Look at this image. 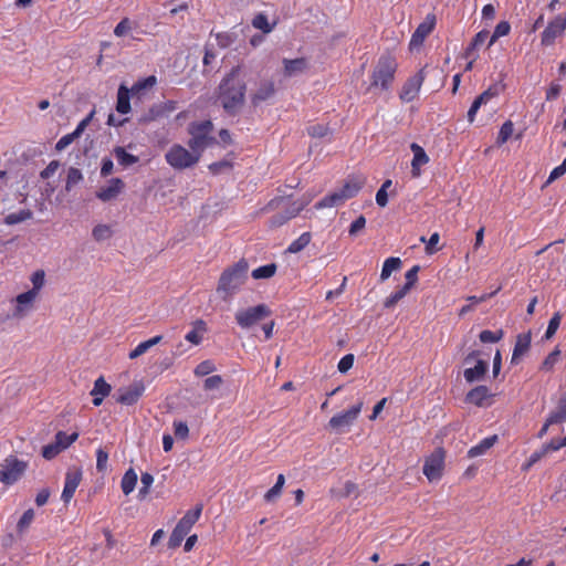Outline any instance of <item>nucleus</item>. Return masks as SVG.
Wrapping results in <instances>:
<instances>
[{"label":"nucleus","mask_w":566,"mask_h":566,"mask_svg":"<svg viewBox=\"0 0 566 566\" xmlns=\"http://www.w3.org/2000/svg\"><path fill=\"white\" fill-rule=\"evenodd\" d=\"M248 74L245 65L238 64L226 74L218 87L217 99L228 115L239 114L244 106Z\"/></svg>","instance_id":"f257e3e1"},{"label":"nucleus","mask_w":566,"mask_h":566,"mask_svg":"<svg viewBox=\"0 0 566 566\" xmlns=\"http://www.w3.org/2000/svg\"><path fill=\"white\" fill-rule=\"evenodd\" d=\"M310 198L292 200L290 197H275L262 209L263 212L279 210L271 217L270 227L277 228L295 218L308 203Z\"/></svg>","instance_id":"f03ea898"},{"label":"nucleus","mask_w":566,"mask_h":566,"mask_svg":"<svg viewBox=\"0 0 566 566\" xmlns=\"http://www.w3.org/2000/svg\"><path fill=\"white\" fill-rule=\"evenodd\" d=\"M249 262L242 258L234 264L226 268L217 284V293L224 300L232 297L248 280Z\"/></svg>","instance_id":"7ed1b4c3"},{"label":"nucleus","mask_w":566,"mask_h":566,"mask_svg":"<svg viewBox=\"0 0 566 566\" xmlns=\"http://www.w3.org/2000/svg\"><path fill=\"white\" fill-rule=\"evenodd\" d=\"M366 184L363 175H349L344 185L326 195L323 199L315 203V209L333 208L343 205L345 201L356 197Z\"/></svg>","instance_id":"20e7f679"},{"label":"nucleus","mask_w":566,"mask_h":566,"mask_svg":"<svg viewBox=\"0 0 566 566\" xmlns=\"http://www.w3.org/2000/svg\"><path fill=\"white\" fill-rule=\"evenodd\" d=\"M205 144H189L190 149L175 144L166 154L167 163L175 169L182 170L195 166L203 151Z\"/></svg>","instance_id":"39448f33"},{"label":"nucleus","mask_w":566,"mask_h":566,"mask_svg":"<svg viewBox=\"0 0 566 566\" xmlns=\"http://www.w3.org/2000/svg\"><path fill=\"white\" fill-rule=\"evenodd\" d=\"M29 464L24 460L18 459L15 455H8L0 463V483L11 486L17 483L25 473Z\"/></svg>","instance_id":"423d86ee"},{"label":"nucleus","mask_w":566,"mask_h":566,"mask_svg":"<svg viewBox=\"0 0 566 566\" xmlns=\"http://www.w3.org/2000/svg\"><path fill=\"white\" fill-rule=\"evenodd\" d=\"M272 311L266 304H258L255 306L238 310L234 314V319L242 329H249L261 321L270 317Z\"/></svg>","instance_id":"0eeeda50"},{"label":"nucleus","mask_w":566,"mask_h":566,"mask_svg":"<svg viewBox=\"0 0 566 566\" xmlns=\"http://www.w3.org/2000/svg\"><path fill=\"white\" fill-rule=\"evenodd\" d=\"M446 450L442 447H438L424 458L422 472L429 482L441 480L446 468Z\"/></svg>","instance_id":"6e6552de"},{"label":"nucleus","mask_w":566,"mask_h":566,"mask_svg":"<svg viewBox=\"0 0 566 566\" xmlns=\"http://www.w3.org/2000/svg\"><path fill=\"white\" fill-rule=\"evenodd\" d=\"M396 67L397 63L391 56H381L375 67L371 86H381L386 90L394 80Z\"/></svg>","instance_id":"1a4fd4ad"},{"label":"nucleus","mask_w":566,"mask_h":566,"mask_svg":"<svg viewBox=\"0 0 566 566\" xmlns=\"http://www.w3.org/2000/svg\"><path fill=\"white\" fill-rule=\"evenodd\" d=\"M276 86L272 78L264 77L255 83L250 93V103L252 107L258 108L264 103L274 98Z\"/></svg>","instance_id":"9d476101"},{"label":"nucleus","mask_w":566,"mask_h":566,"mask_svg":"<svg viewBox=\"0 0 566 566\" xmlns=\"http://www.w3.org/2000/svg\"><path fill=\"white\" fill-rule=\"evenodd\" d=\"M363 408V402L352 406L348 410L334 415L329 421L328 427L333 430L342 431L349 428L358 418Z\"/></svg>","instance_id":"9b49d317"},{"label":"nucleus","mask_w":566,"mask_h":566,"mask_svg":"<svg viewBox=\"0 0 566 566\" xmlns=\"http://www.w3.org/2000/svg\"><path fill=\"white\" fill-rule=\"evenodd\" d=\"M145 391V385L142 380L134 381L127 387L119 388L116 394V402L123 406H133L138 402Z\"/></svg>","instance_id":"f8f14e48"},{"label":"nucleus","mask_w":566,"mask_h":566,"mask_svg":"<svg viewBox=\"0 0 566 566\" xmlns=\"http://www.w3.org/2000/svg\"><path fill=\"white\" fill-rule=\"evenodd\" d=\"M566 30V14L557 15L552 20L542 33L541 43L544 46H551Z\"/></svg>","instance_id":"ddd939ff"},{"label":"nucleus","mask_w":566,"mask_h":566,"mask_svg":"<svg viewBox=\"0 0 566 566\" xmlns=\"http://www.w3.org/2000/svg\"><path fill=\"white\" fill-rule=\"evenodd\" d=\"M38 297V295L30 291L17 295L13 300L15 305L12 311V317L17 319L24 318L33 310Z\"/></svg>","instance_id":"4468645a"},{"label":"nucleus","mask_w":566,"mask_h":566,"mask_svg":"<svg viewBox=\"0 0 566 566\" xmlns=\"http://www.w3.org/2000/svg\"><path fill=\"white\" fill-rule=\"evenodd\" d=\"M505 90V84L500 82L496 84L491 85L486 91H484L482 94H480L472 103L469 112H468V119L469 122L474 120V116L481 105L486 104L490 99L496 97L500 92Z\"/></svg>","instance_id":"2eb2a0df"},{"label":"nucleus","mask_w":566,"mask_h":566,"mask_svg":"<svg viewBox=\"0 0 566 566\" xmlns=\"http://www.w3.org/2000/svg\"><path fill=\"white\" fill-rule=\"evenodd\" d=\"M282 75L284 78H291L304 74L308 70L306 57L283 59Z\"/></svg>","instance_id":"dca6fc26"},{"label":"nucleus","mask_w":566,"mask_h":566,"mask_svg":"<svg viewBox=\"0 0 566 566\" xmlns=\"http://www.w3.org/2000/svg\"><path fill=\"white\" fill-rule=\"evenodd\" d=\"M202 504H198L193 510H189L179 520L174 531L182 536H187L191 531L192 526L198 522L202 513Z\"/></svg>","instance_id":"f3484780"},{"label":"nucleus","mask_w":566,"mask_h":566,"mask_svg":"<svg viewBox=\"0 0 566 566\" xmlns=\"http://www.w3.org/2000/svg\"><path fill=\"white\" fill-rule=\"evenodd\" d=\"M213 124L211 120H201L190 124L189 133L192 136L191 142H213Z\"/></svg>","instance_id":"a211bd4d"},{"label":"nucleus","mask_w":566,"mask_h":566,"mask_svg":"<svg viewBox=\"0 0 566 566\" xmlns=\"http://www.w3.org/2000/svg\"><path fill=\"white\" fill-rule=\"evenodd\" d=\"M436 25V17L428 14L426 20L418 25L410 40V49L422 45L424 39L431 33Z\"/></svg>","instance_id":"6ab92c4d"},{"label":"nucleus","mask_w":566,"mask_h":566,"mask_svg":"<svg viewBox=\"0 0 566 566\" xmlns=\"http://www.w3.org/2000/svg\"><path fill=\"white\" fill-rule=\"evenodd\" d=\"M82 481V472L78 469L69 470L65 474L64 489L61 499L64 503H69Z\"/></svg>","instance_id":"aec40b11"},{"label":"nucleus","mask_w":566,"mask_h":566,"mask_svg":"<svg viewBox=\"0 0 566 566\" xmlns=\"http://www.w3.org/2000/svg\"><path fill=\"white\" fill-rule=\"evenodd\" d=\"M424 81L423 70H420L417 74H415L408 82L405 84L400 98L406 102H410L416 98L422 83Z\"/></svg>","instance_id":"412c9836"},{"label":"nucleus","mask_w":566,"mask_h":566,"mask_svg":"<svg viewBox=\"0 0 566 566\" xmlns=\"http://www.w3.org/2000/svg\"><path fill=\"white\" fill-rule=\"evenodd\" d=\"M112 386L105 380L103 376H99L93 385V389L90 395L92 396V402L95 407L103 403V400L111 394Z\"/></svg>","instance_id":"4be33fe9"},{"label":"nucleus","mask_w":566,"mask_h":566,"mask_svg":"<svg viewBox=\"0 0 566 566\" xmlns=\"http://www.w3.org/2000/svg\"><path fill=\"white\" fill-rule=\"evenodd\" d=\"M123 188V180L119 178H113L111 179L108 186L98 189L96 197L104 202L111 201L122 192Z\"/></svg>","instance_id":"5701e85b"},{"label":"nucleus","mask_w":566,"mask_h":566,"mask_svg":"<svg viewBox=\"0 0 566 566\" xmlns=\"http://www.w3.org/2000/svg\"><path fill=\"white\" fill-rule=\"evenodd\" d=\"M413 158L411 161V175L417 178L421 175V167L429 163V157L419 144H411Z\"/></svg>","instance_id":"b1692460"},{"label":"nucleus","mask_w":566,"mask_h":566,"mask_svg":"<svg viewBox=\"0 0 566 566\" xmlns=\"http://www.w3.org/2000/svg\"><path fill=\"white\" fill-rule=\"evenodd\" d=\"M531 332L522 333L516 336V342L512 354L513 364L517 363L518 359L528 352L531 347Z\"/></svg>","instance_id":"393cba45"},{"label":"nucleus","mask_w":566,"mask_h":566,"mask_svg":"<svg viewBox=\"0 0 566 566\" xmlns=\"http://www.w3.org/2000/svg\"><path fill=\"white\" fill-rule=\"evenodd\" d=\"M491 392L486 386H476L471 389L465 397L467 402L476 407L485 406V401L491 397Z\"/></svg>","instance_id":"a878e982"},{"label":"nucleus","mask_w":566,"mask_h":566,"mask_svg":"<svg viewBox=\"0 0 566 566\" xmlns=\"http://www.w3.org/2000/svg\"><path fill=\"white\" fill-rule=\"evenodd\" d=\"M306 137L311 139H331L333 129L328 124L313 123L306 127Z\"/></svg>","instance_id":"bb28decb"},{"label":"nucleus","mask_w":566,"mask_h":566,"mask_svg":"<svg viewBox=\"0 0 566 566\" xmlns=\"http://www.w3.org/2000/svg\"><path fill=\"white\" fill-rule=\"evenodd\" d=\"M489 369V364L485 360L478 359L476 364L472 368L464 369L463 376L468 382H474L481 380Z\"/></svg>","instance_id":"cd10ccee"},{"label":"nucleus","mask_w":566,"mask_h":566,"mask_svg":"<svg viewBox=\"0 0 566 566\" xmlns=\"http://www.w3.org/2000/svg\"><path fill=\"white\" fill-rule=\"evenodd\" d=\"M207 331V323L203 319H197L192 323V329L186 334L185 339L192 345H199Z\"/></svg>","instance_id":"c85d7f7f"},{"label":"nucleus","mask_w":566,"mask_h":566,"mask_svg":"<svg viewBox=\"0 0 566 566\" xmlns=\"http://www.w3.org/2000/svg\"><path fill=\"white\" fill-rule=\"evenodd\" d=\"M497 441V436L493 434L482 439L478 444L471 447L468 451L469 458H476L485 454Z\"/></svg>","instance_id":"c756f323"},{"label":"nucleus","mask_w":566,"mask_h":566,"mask_svg":"<svg viewBox=\"0 0 566 566\" xmlns=\"http://www.w3.org/2000/svg\"><path fill=\"white\" fill-rule=\"evenodd\" d=\"M95 115V108L91 111V113L77 125L74 132L66 134L59 142H74L75 139L82 138L85 129L90 126L93 117Z\"/></svg>","instance_id":"7c9ffc66"},{"label":"nucleus","mask_w":566,"mask_h":566,"mask_svg":"<svg viewBox=\"0 0 566 566\" xmlns=\"http://www.w3.org/2000/svg\"><path fill=\"white\" fill-rule=\"evenodd\" d=\"M129 94H132L129 88L126 85L120 84L117 91L116 102V111L118 113L127 114L130 111Z\"/></svg>","instance_id":"2f4dec72"},{"label":"nucleus","mask_w":566,"mask_h":566,"mask_svg":"<svg viewBox=\"0 0 566 566\" xmlns=\"http://www.w3.org/2000/svg\"><path fill=\"white\" fill-rule=\"evenodd\" d=\"M163 339L161 335L154 336L145 342L139 343L133 350L129 352V359H136L137 357L145 354L149 348L159 344Z\"/></svg>","instance_id":"473e14b6"},{"label":"nucleus","mask_w":566,"mask_h":566,"mask_svg":"<svg viewBox=\"0 0 566 566\" xmlns=\"http://www.w3.org/2000/svg\"><path fill=\"white\" fill-rule=\"evenodd\" d=\"M157 83V78L154 75H150L142 81L136 82L129 91L133 96L142 97L145 91L153 88Z\"/></svg>","instance_id":"72a5a7b5"},{"label":"nucleus","mask_w":566,"mask_h":566,"mask_svg":"<svg viewBox=\"0 0 566 566\" xmlns=\"http://www.w3.org/2000/svg\"><path fill=\"white\" fill-rule=\"evenodd\" d=\"M137 473L132 468L124 473L120 481V488L125 495H128L134 491L137 483Z\"/></svg>","instance_id":"f704fd0d"},{"label":"nucleus","mask_w":566,"mask_h":566,"mask_svg":"<svg viewBox=\"0 0 566 566\" xmlns=\"http://www.w3.org/2000/svg\"><path fill=\"white\" fill-rule=\"evenodd\" d=\"M401 265H402V262L399 258L390 256V258L386 259L382 264L380 280L386 281L387 279H389V276L391 275V273L394 271L400 270Z\"/></svg>","instance_id":"c9c22d12"},{"label":"nucleus","mask_w":566,"mask_h":566,"mask_svg":"<svg viewBox=\"0 0 566 566\" xmlns=\"http://www.w3.org/2000/svg\"><path fill=\"white\" fill-rule=\"evenodd\" d=\"M33 212L30 209H22L18 212L9 213L4 217L3 222L7 226H14L21 222H24L27 220L32 219Z\"/></svg>","instance_id":"e433bc0d"},{"label":"nucleus","mask_w":566,"mask_h":566,"mask_svg":"<svg viewBox=\"0 0 566 566\" xmlns=\"http://www.w3.org/2000/svg\"><path fill=\"white\" fill-rule=\"evenodd\" d=\"M276 270H277V265L275 263H269V264H265V265L254 269L251 272V276L254 280L271 279L272 276L275 275Z\"/></svg>","instance_id":"4c0bfd02"},{"label":"nucleus","mask_w":566,"mask_h":566,"mask_svg":"<svg viewBox=\"0 0 566 566\" xmlns=\"http://www.w3.org/2000/svg\"><path fill=\"white\" fill-rule=\"evenodd\" d=\"M208 168L209 171L214 176L221 174H230L233 168V161L232 159L224 158L222 160L210 164Z\"/></svg>","instance_id":"58836bf2"},{"label":"nucleus","mask_w":566,"mask_h":566,"mask_svg":"<svg viewBox=\"0 0 566 566\" xmlns=\"http://www.w3.org/2000/svg\"><path fill=\"white\" fill-rule=\"evenodd\" d=\"M312 235L310 232L302 233L297 239L291 242L287 247V252L290 253H298L304 250L311 242Z\"/></svg>","instance_id":"ea45409f"},{"label":"nucleus","mask_w":566,"mask_h":566,"mask_svg":"<svg viewBox=\"0 0 566 566\" xmlns=\"http://www.w3.org/2000/svg\"><path fill=\"white\" fill-rule=\"evenodd\" d=\"M136 28H137V23L135 21H132L129 18H124L115 27L114 34L117 38H123V36L128 35Z\"/></svg>","instance_id":"a19ab883"},{"label":"nucleus","mask_w":566,"mask_h":566,"mask_svg":"<svg viewBox=\"0 0 566 566\" xmlns=\"http://www.w3.org/2000/svg\"><path fill=\"white\" fill-rule=\"evenodd\" d=\"M560 358V349L558 346L551 352L546 358L543 360L539 369L545 373H549L554 370L555 365L559 361Z\"/></svg>","instance_id":"79ce46f5"},{"label":"nucleus","mask_w":566,"mask_h":566,"mask_svg":"<svg viewBox=\"0 0 566 566\" xmlns=\"http://www.w3.org/2000/svg\"><path fill=\"white\" fill-rule=\"evenodd\" d=\"M78 438L77 432H73L71 434H67L64 431H57L55 434L54 442L57 443L60 448H62V451L67 449L72 443H74Z\"/></svg>","instance_id":"37998d69"},{"label":"nucleus","mask_w":566,"mask_h":566,"mask_svg":"<svg viewBox=\"0 0 566 566\" xmlns=\"http://www.w3.org/2000/svg\"><path fill=\"white\" fill-rule=\"evenodd\" d=\"M284 483H285L284 475L279 474L275 484L264 494V500L266 502H273L276 497H279L282 493Z\"/></svg>","instance_id":"c03bdc74"},{"label":"nucleus","mask_w":566,"mask_h":566,"mask_svg":"<svg viewBox=\"0 0 566 566\" xmlns=\"http://www.w3.org/2000/svg\"><path fill=\"white\" fill-rule=\"evenodd\" d=\"M32 289L30 292H33L35 295H40L42 287L45 284V273L43 270H36L31 275Z\"/></svg>","instance_id":"a18cd8bd"},{"label":"nucleus","mask_w":566,"mask_h":566,"mask_svg":"<svg viewBox=\"0 0 566 566\" xmlns=\"http://www.w3.org/2000/svg\"><path fill=\"white\" fill-rule=\"evenodd\" d=\"M252 25L255 29L263 31V33H270L272 32L275 23L271 24L265 14L259 13L253 18Z\"/></svg>","instance_id":"49530a36"},{"label":"nucleus","mask_w":566,"mask_h":566,"mask_svg":"<svg viewBox=\"0 0 566 566\" xmlns=\"http://www.w3.org/2000/svg\"><path fill=\"white\" fill-rule=\"evenodd\" d=\"M566 421V398L558 401L557 408L549 415V422L562 423Z\"/></svg>","instance_id":"de8ad7c7"},{"label":"nucleus","mask_w":566,"mask_h":566,"mask_svg":"<svg viewBox=\"0 0 566 566\" xmlns=\"http://www.w3.org/2000/svg\"><path fill=\"white\" fill-rule=\"evenodd\" d=\"M115 156L119 165L127 167L135 164L138 158L125 151L124 148L117 147L115 149Z\"/></svg>","instance_id":"09e8293b"},{"label":"nucleus","mask_w":566,"mask_h":566,"mask_svg":"<svg viewBox=\"0 0 566 566\" xmlns=\"http://www.w3.org/2000/svg\"><path fill=\"white\" fill-rule=\"evenodd\" d=\"M408 290L405 289L403 286H401L400 289H398L397 291H395L394 293H391L384 302V306L386 308H391L394 307L399 301H401L407 294H408Z\"/></svg>","instance_id":"8fccbe9b"},{"label":"nucleus","mask_w":566,"mask_h":566,"mask_svg":"<svg viewBox=\"0 0 566 566\" xmlns=\"http://www.w3.org/2000/svg\"><path fill=\"white\" fill-rule=\"evenodd\" d=\"M216 370V365L212 360L210 359H207V360H203L201 363H199L195 370H193V374L197 376V377H203V376H207L211 373H213Z\"/></svg>","instance_id":"3c124183"},{"label":"nucleus","mask_w":566,"mask_h":566,"mask_svg":"<svg viewBox=\"0 0 566 566\" xmlns=\"http://www.w3.org/2000/svg\"><path fill=\"white\" fill-rule=\"evenodd\" d=\"M504 336V333L502 329H499L496 332L484 329L480 333L479 338L482 343H496L501 340Z\"/></svg>","instance_id":"603ef678"},{"label":"nucleus","mask_w":566,"mask_h":566,"mask_svg":"<svg viewBox=\"0 0 566 566\" xmlns=\"http://www.w3.org/2000/svg\"><path fill=\"white\" fill-rule=\"evenodd\" d=\"M34 515L35 514L33 509L27 510L17 524V531L19 533H23L33 522Z\"/></svg>","instance_id":"864d4df0"},{"label":"nucleus","mask_w":566,"mask_h":566,"mask_svg":"<svg viewBox=\"0 0 566 566\" xmlns=\"http://www.w3.org/2000/svg\"><path fill=\"white\" fill-rule=\"evenodd\" d=\"M562 321V315L559 312H556L548 322L547 329L545 332V338L551 339L555 333L557 332Z\"/></svg>","instance_id":"5fc2aeb1"},{"label":"nucleus","mask_w":566,"mask_h":566,"mask_svg":"<svg viewBox=\"0 0 566 566\" xmlns=\"http://www.w3.org/2000/svg\"><path fill=\"white\" fill-rule=\"evenodd\" d=\"M420 270L419 265H413L410 270H408L405 274L406 283L403 285L405 289L410 291L418 281V272Z\"/></svg>","instance_id":"6e6d98bb"},{"label":"nucleus","mask_w":566,"mask_h":566,"mask_svg":"<svg viewBox=\"0 0 566 566\" xmlns=\"http://www.w3.org/2000/svg\"><path fill=\"white\" fill-rule=\"evenodd\" d=\"M112 230L109 226L106 224H98L94 227L92 231V235L96 241H103L111 237Z\"/></svg>","instance_id":"4d7b16f0"},{"label":"nucleus","mask_w":566,"mask_h":566,"mask_svg":"<svg viewBox=\"0 0 566 566\" xmlns=\"http://www.w3.org/2000/svg\"><path fill=\"white\" fill-rule=\"evenodd\" d=\"M82 172L77 168H70L67 171L65 189L70 191L74 185L78 184L82 180Z\"/></svg>","instance_id":"13d9d810"},{"label":"nucleus","mask_w":566,"mask_h":566,"mask_svg":"<svg viewBox=\"0 0 566 566\" xmlns=\"http://www.w3.org/2000/svg\"><path fill=\"white\" fill-rule=\"evenodd\" d=\"M108 452L102 448L96 450V470L105 472L107 470Z\"/></svg>","instance_id":"bf43d9fd"},{"label":"nucleus","mask_w":566,"mask_h":566,"mask_svg":"<svg viewBox=\"0 0 566 566\" xmlns=\"http://www.w3.org/2000/svg\"><path fill=\"white\" fill-rule=\"evenodd\" d=\"M62 452V448L57 443L52 442L42 448V457L46 460H52Z\"/></svg>","instance_id":"052dcab7"},{"label":"nucleus","mask_w":566,"mask_h":566,"mask_svg":"<svg viewBox=\"0 0 566 566\" xmlns=\"http://www.w3.org/2000/svg\"><path fill=\"white\" fill-rule=\"evenodd\" d=\"M164 107L160 105L153 106L145 114H143L139 118L140 123H148L150 120L156 119L163 114Z\"/></svg>","instance_id":"680f3d73"},{"label":"nucleus","mask_w":566,"mask_h":566,"mask_svg":"<svg viewBox=\"0 0 566 566\" xmlns=\"http://www.w3.org/2000/svg\"><path fill=\"white\" fill-rule=\"evenodd\" d=\"M174 433L177 439L185 440L189 436V428L184 421H174Z\"/></svg>","instance_id":"e2e57ef3"},{"label":"nucleus","mask_w":566,"mask_h":566,"mask_svg":"<svg viewBox=\"0 0 566 566\" xmlns=\"http://www.w3.org/2000/svg\"><path fill=\"white\" fill-rule=\"evenodd\" d=\"M366 226V218L361 214L356 220H354L348 229V233L352 237L357 235Z\"/></svg>","instance_id":"0e129e2a"},{"label":"nucleus","mask_w":566,"mask_h":566,"mask_svg":"<svg viewBox=\"0 0 566 566\" xmlns=\"http://www.w3.org/2000/svg\"><path fill=\"white\" fill-rule=\"evenodd\" d=\"M514 125L511 120L505 122L499 133V140L506 142L513 136Z\"/></svg>","instance_id":"69168bd1"},{"label":"nucleus","mask_w":566,"mask_h":566,"mask_svg":"<svg viewBox=\"0 0 566 566\" xmlns=\"http://www.w3.org/2000/svg\"><path fill=\"white\" fill-rule=\"evenodd\" d=\"M223 384V379L220 375H213L208 377L203 381V388L205 390H213L220 388V386Z\"/></svg>","instance_id":"338daca9"},{"label":"nucleus","mask_w":566,"mask_h":566,"mask_svg":"<svg viewBox=\"0 0 566 566\" xmlns=\"http://www.w3.org/2000/svg\"><path fill=\"white\" fill-rule=\"evenodd\" d=\"M354 360L355 358L353 354H347L343 356L337 365L338 370L343 374L347 373L353 367Z\"/></svg>","instance_id":"774afa93"}]
</instances>
